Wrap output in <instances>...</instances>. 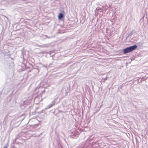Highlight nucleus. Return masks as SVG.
I'll list each match as a JSON object with an SVG mask.
<instances>
[{"label": "nucleus", "mask_w": 148, "mask_h": 148, "mask_svg": "<svg viewBox=\"0 0 148 148\" xmlns=\"http://www.w3.org/2000/svg\"><path fill=\"white\" fill-rule=\"evenodd\" d=\"M137 47V46L136 45L127 47L123 50L124 52L125 53H127L130 52L135 49Z\"/></svg>", "instance_id": "obj_1"}, {"label": "nucleus", "mask_w": 148, "mask_h": 148, "mask_svg": "<svg viewBox=\"0 0 148 148\" xmlns=\"http://www.w3.org/2000/svg\"><path fill=\"white\" fill-rule=\"evenodd\" d=\"M63 17V14L62 13H60L59 14L58 16V18L59 19H61Z\"/></svg>", "instance_id": "obj_2"}, {"label": "nucleus", "mask_w": 148, "mask_h": 148, "mask_svg": "<svg viewBox=\"0 0 148 148\" xmlns=\"http://www.w3.org/2000/svg\"><path fill=\"white\" fill-rule=\"evenodd\" d=\"M3 148H7V147H4Z\"/></svg>", "instance_id": "obj_3"}]
</instances>
